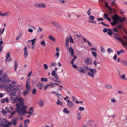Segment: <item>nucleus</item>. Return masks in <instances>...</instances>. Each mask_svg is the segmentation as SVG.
I'll use <instances>...</instances> for the list:
<instances>
[{
  "instance_id": "69168bd1",
  "label": "nucleus",
  "mask_w": 127,
  "mask_h": 127,
  "mask_svg": "<svg viewBox=\"0 0 127 127\" xmlns=\"http://www.w3.org/2000/svg\"><path fill=\"white\" fill-rule=\"evenodd\" d=\"M115 99L114 98H111V101L112 102H115Z\"/></svg>"
},
{
  "instance_id": "4be33fe9",
  "label": "nucleus",
  "mask_w": 127,
  "mask_h": 127,
  "mask_svg": "<svg viewBox=\"0 0 127 127\" xmlns=\"http://www.w3.org/2000/svg\"><path fill=\"white\" fill-rule=\"evenodd\" d=\"M114 37L118 41H119V36L117 34L114 33Z\"/></svg>"
},
{
  "instance_id": "9b49d317",
  "label": "nucleus",
  "mask_w": 127,
  "mask_h": 127,
  "mask_svg": "<svg viewBox=\"0 0 127 127\" xmlns=\"http://www.w3.org/2000/svg\"><path fill=\"white\" fill-rule=\"evenodd\" d=\"M23 51L24 52V56L25 58H26L28 55V53L27 50V47L26 46L24 48Z\"/></svg>"
},
{
  "instance_id": "39448f33",
  "label": "nucleus",
  "mask_w": 127,
  "mask_h": 127,
  "mask_svg": "<svg viewBox=\"0 0 127 127\" xmlns=\"http://www.w3.org/2000/svg\"><path fill=\"white\" fill-rule=\"evenodd\" d=\"M89 67L87 66H85L83 68L82 67H78V70L79 72L82 73H86L87 72L89 71Z\"/></svg>"
},
{
  "instance_id": "774afa93",
  "label": "nucleus",
  "mask_w": 127,
  "mask_h": 127,
  "mask_svg": "<svg viewBox=\"0 0 127 127\" xmlns=\"http://www.w3.org/2000/svg\"><path fill=\"white\" fill-rule=\"evenodd\" d=\"M104 17L105 19H106L108 17V15L107 14H104Z\"/></svg>"
},
{
  "instance_id": "bb28decb",
  "label": "nucleus",
  "mask_w": 127,
  "mask_h": 127,
  "mask_svg": "<svg viewBox=\"0 0 127 127\" xmlns=\"http://www.w3.org/2000/svg\"><path fill=\"white\" fill-rule=\"evenodd\" d=\"M16 91H11V92L9 93V95H15V94H16Z\"/></svg>"
},
{
  "instance_id": "f03ea898",
  "label": "nucleus",
  "mask_w": 127,
  "mask_h": 127,
  "mask_svg": "<svg viewBox=\"0 0 127 127\" xmlns=\"http://www.w3.org/2000/svg\"><path fill=\"white\" fill-rule=\"evenodd\" d=\"M7 76L5 74L3 76V77L0 78V84L2 82L3 83L6 84L9 83L11 80L9 78H7Z\"/></svg>"
},
{
  "instance_id": "052dcab7",
  "label": "nucleus",
  "mask_w": 127,
  "mask_h": 127,
  "mask_svg": "<svg viewBox=\"0 0 127 127\" xmlns=\"http://www.w3.org/2000/svg\"><path fill=\"white\" fill-rule=\"evenodd\" d=\"M90 10L91 9L90 8H89V10L87 12V13L89 15H90L91 14V12Z\"/></svg>"
},
{
  "instance_id": "72a5a7b5",
  "label": "nucleus",
  "mask_w": 127,
  "mask_h": 127,
  "mask_svg": "<svg viewBox=\"0 0 127 127\" xmlns=\"http://www.w3.org/2000/svg\"><path fill=\"white\" fill-rule=\"evenodd\" d=\"M10 54L9 53H7L6 54V59L5 62H6L7 61L8 59V58L10 57Z\"/></svg>"
},
{
  "instance_id": "603ef678",
  "label": "nucleus",
  "mask_w": 127,
  "mask_h": 127,
  "mask_svg": "<svg viewBox=\"0 0 127 127\" xmlns=\"http://www.w3.org/2000/svg\"><path fill=\"white\" fill-rule=\"evenodd\" d=\"M106 87L108 89H110L112 88V86L109 84L106 85Z\"/></svg>"
},
{
  "instance_id": "6e6d98bb",
  "label": "nucleus",
  "mask_w": 127,
  "mask_h": 127,
  "mask_svg": "<svg viewBox=\"0 0 127 127\" xmlns=\"http://www.w3.org/2000/svg\"><path fill=\"white\" fill-rule=\"evenodd\" d=\"M40 43L42 46H44L45 45V41H41V42Z\"/></svg>"
},
{
  "instance_id": "58836bf2",
  "label": "nucleus",
  "mask_w": 127,
  "mask_h": 127,
  "mask_svg": "<svg viewBox=\"0 0 127 127\" xmlns=\"http://www.w3.org/2000/svg\"><path fill=\"white\" fill-rule=\"evenodd\" d=\"M58 102H57V104L58 105H60V106H62L63 104L62 102H61L58 99Z\"/></svg>"
},
{
  "instance_id": "de8ad7c7",
  "label": "nucleus",
  "mask_w": 127,
  "mask_h": 127,
  "mask_svg": "<svg viewBox=\"0 0 127 127\" xmlns=\"http://www.w3.org/2000/svg\"><path fill=\"white\" fill-rule=\"evenodd\" d=\"M50 86L49 84H46L44 87V91H45L46 89L48 88Z\"/></svg>"
},
{
  "instance_id": "e433bc0d",
  "label": "nucleus",
  "mask_w": 127,
  "mask_h": 127,
  "mask_svg": "<svg viewBox=\"0 0 127 127\" xmlns=\"http://www.w3.org/2000/svg\"><path fill=\"white\" fill-rule=\"evenodd\" d=\"M36 40V39L35 38H34L33 39H32L31 40V41L32 42V45L33 46V44L35 43V40Z\"/></svg>"
},
{
  "instance_id": "49530a36",
  "label": "nucleus",
  "mask_w": 127,
  "mask_h": 127,
  "mask_svg": "<svg viewBox=\"0 0 127 127\" xmlns=\"http://www.w3.org/2000/svg\"><path fill=\"white\" fill-rule=\"evenodd\" d=\"M122 63L123 64L127 66V61H122Z\"/></svg>"
},
{
  "instance_id": "4c0bfd02",
  "label": "nucleus",
  "mask_w": 127,
  "mask_h": 127,
  "mask_svg": "<svg viewBox=\"0 0 127 127\" xmlns=\"http://www.w3.org/2000/svg\"><path fill=\"white\" fill-rule=\"evenodd\" d=\"M94 18L95 17L91 15L89 17V19L91 21L94 20Z\"/></svg>"
},
{
  "instance_id": "c9c22d12",
  "label": "nucleus",
  "mask_w": 127,
  "mask_h": 127,
  "mask_svg": "<svg viewBox=\"0 0 127 127\" xmlns=\"http://www.w3.org/2000/svg\"><path fill=\"white\" fill-rule=\"evenodd\" d=\"M51 65H50L49 67H51L53 66H55L56 64V63L54 62H51Z\"/></svg>"
},
{
  "instance_id": "f3484780",
  "label": "nucleus",
  "mask_w": 127,
  "mask_h": 127,
  "mask_svg": "<svg viewBox=\"0 0 127 127\" xmlns=\"http://www.w3.org/2000/svg\"><path fill=\"white\" fill-rule=\"evenodd\" d=\"M1 102L2 103H3L5 102L8 103L9 101V99L7 98H3L1 99Z\"/></svg>"
},
{
  "instance_id": "37998d69",
  "label": "nucleus",
  "mask_w": 127,
  "mask_h": 127,
  "mask_svg": "<svg viewBox=\"0 0 127 127\" xmlns=\"http://www.w3.org/2000/svg\"><path fill=\"white\" fill-rule=\"evenodd\" d=\"M6 86V85L5 84H0V87L2 89L4 88Z\"/></svg>"
},
{
  "instance_id": "0eeeda50",
  "label": "nucleus",
  "mask_w": 127,
  "mask_h": 127,
  "mask_svg": "<svg viewBox=\"0 0 127 127\" xmlns=\"http://www.w3.org/2000/svg\"><path fill=\"white\" fill-rule=\"evenodd\" d=\"M67 51L70 53L71 56L72 57H73L74 53V51L73 49L71 47L68 48V46L67 47Z\"/></svg>"
},
{
  "instance_id": "6ab92c4d",
  "label": "nucleus",
  "mask_w": 127,
  "mask_h": 127,
  "mask_svg": "<svg viewBox=\"0 0 127 127\" xmlns=\"http://www.w3.org/2000/svg\"><path fill=\"white\" fill-rule=\"evenodd\" d=\"M52 23L56 28H59L60 27L58 23L56 21L52 22Z\"/></svg>"
},
{
  "instance_id": "7c9ffc66",
  "label": "nucleus",
  "mask_w": 127,
  "mask_h": 127,
  "mask_svg": "<svg viewBox=\"0 0 127 127\" xmlns=\"http://www.w3.org/2000/svg\"><path fill=\"white\" fill-rule=\"evenodd\" d=\"M11 100H12L16 98H18V96L17 95H11Z\"/></svg>"
},
{
  "instance_id": "dca6fc26",
  "label": "nucleus",
  "mask_w": 127,
  "mask_h": 127,
  "mask_svg": "<svg viewBox=\"0 0 127 127\" xmlns=\"http://www.w3.org/2000/svg\"><path fill=\"white\" fill-rule=\"evenodd\" d=\"M67 104L68 106L70 108H73L74 107L73 103L72 102L70 101L69 103H67Z\"/></svg>"
},
{
  "instance_id": "79ce46f5",
  "label": "nucleus",
  "mask_w": 127,
  "mask_h": 127,
  "mask_svg": "<svg viewBox=\"0 0 127 127\" xmlns=\"http://www.w3.org/2000/svg\"><path fill=\"white\" fill-rule=\"evenodd\" d=\"M92 55L95 57V58H96V56H97V54L95 52H94L93 51H92Z\"/></svg>"
},
{
  "instance_id": "ea45409f",
  "label": "nucleus",
  "mask_w": 127,
  "mask_h": 127,
  "mask_svg": "<svg viewBox=\"0 0 127 127\" xmlns=\"http://www.w3.org/2000/svg\"><path fill=\"white\" fill-rule=\"evenodd\" d=\"M47 79L46 78H42L41 79V81L42 82H46L47 81Z\"/></svg>"
},
{
  "instance_id": "c756f323",
  "label": "nucleus",
  "mask_w": 127,
  "mask_h": 127,
  "mask_svg": "<svg viewBox=\"0 0 127 127\" xmlns=\"http://www.w3.org/2000/svg\"><path fill=\"white\" fill-rule=\"evenodd\" d=\"M63 112L64 113H67L68 114H69V111L66 108H64L63 110Z\"/></svg>"
},
{
  "instance_id": "5fc2aeb1",
  "label": "nucleus",
  "mask_w": 127,
  "mask_h": 127,
  "mask_svg": "<svg viewBox=\"0 0 127 127\" xmlns=\"http://www.w3.org/2000/svg\"><path fill=\"white\" fill-rule=\"evenodd\" d=\"M77 119L78 120H79L81 118V115L80 114H78V113H77Z\"/></svg>"
},
{
  "instance_id": "412c9836",
  "label": "nucleus",
  "mask_w": 127,
  "mask_h": 127,
  "mask_svg": "<svg viewBox=\"0 0 127 127\" xmlns=\"http://www.w3.org/2000/svg\"><path fill=\"white\" fill-rule=\"evenodd\" d=\"M27 122L28 123H29L30 122L29 120L27 119L24 122V127H28V124L27 123Z\"/></svg>"
},
{
  "instance_id": "f704fd0d",
  "label": "nucleus",
  "mask_w": 127,
  "mask_h": 127,
  "mask_svg": "<svg viewBox=\"0 0 127 127\" xmlns=\"http://www.w3.org/2000/svg\"><path fill=\"white\" fill-rule=\"evenodd\" d=\"M30 87L29 86V84L28 83V81L27 82L26 85V89L30 90Z\"/></svg>"
},
{
  "instance_id": "423d86ee",
  "label": "nucleus",
  "mask_w": 127,
  "mask_h": 127,
  "mask_svg": "<svg viewBox=\"0 0 127 127\" xmlns=\"http://www.w3.org/2000/svg\"><path fill=\"white\" fill-rule=\"evenodd\" d=\"M91 72H88V74L90 76L92 77H94V73L96 72V70L95 69H92L90 68L89 70Z\"/></svg>"
},
{
  "instance_id": "3c124183",
  "label": "nucleus",
  "mask_w": 127,
  "mask_h": 127,
  "mask_svg": "<svg viewBox=\"0 0 127 127\" xmlns=\"http://www.w3.org/2000/svg\"><path fill=\"white\" fill-rule=\"evenodd\" d=\"M84 109V108L83 107L80 106L79 107V110L80 111H83Z\"/></svg>"
},
{
  "instance_id": "864d4df0",
  "label": "nucleus",
  "mask_w": 127,
  "mask_h": 127,
  "mask_svg": "<svg viewBox=\"0 0 127 127\" xmlns=\"http://www.w3.org/2000/svg\"><path fill=\"white\" fill-rule=\"evenodd\" d=\"M18 98H15L12 100V103H14L18 101Z\"/></svg>"
},
{
  "instance_id": "f8f14e48",
  "label": "nucleus",
  "mask_w": 127,
  "mask_h": 127,
  "mask_svg": "<svg viewBox=\"0 0 127 127\" xmlns=\"http://www.w3.org/2000/svg\"><path fill=\"white\" fill-rule=\"evenodd\" d=\"M18 100L19 101V102L20 103H18L17 104H19V105H20V106H22V105H24V101L23 100V99L22 98L20 97L19 98H18Z\"/></svg>"
},
{
  "instance_id": "393cba45",
  "label": "nucleus",
  "mask_w": 127,
  "mask_h": 127,
  "mask_svg": "<svg viewBox=\"0 0 127 127\" xmlns=\"http://www.w3.org/2000/svg\"><path fill=\"white\" fill-rule=\"evenodd\" d=\"M11 124V122H9L7 124H3L2 126H3L4 127H8Z\"/></svg>"
},
{
  "instance_id": "2eb2a0df",
  "label": "nucleus",
  "mask_w": 127,
  "mask_h": 127,
  "mask_svg": "<svg viewBox=\"0 0 127 127\" xmlns=\"http://www.w3.org/2000/svg\"><path fill=\"white\" fill-rule=\"evenodd\" d=\"M51 74L53 76H54L55 78L57 80H58V76L56 72H55V71H52Z\"/></svg>"
},
{
  "instance_id": "e2e57ef3",
  "label": "nucleus",
  "mask_w": 127,
  "mask_h": 127,
  "mask_svg": "<svg viewBox=\"0 0 127 127\" xmlns=\"http://www.w3.org/2000/svg\"><path fill=\"white\" fill-rule=\"evenodd\" d=\"M107 51L108 53H109L110 52H113L112 49L110 48H109L108 49Z\"/></svg>"
},
{
  "instance_id": "13d9d810",
  "label": "nucleus",
  "mask_w": 127,
  "mask_h": 127,
  "mask_svg": "<svg viewBox=\"0 0 127 127\" xmlns=\"http://www.w3.org/2000/svg\"><path fill=\"white\" fill-rule=\"evenodd\" d=\"M36 90L35 89H34L32 91V94L35 95L36 94Z\"/></svg>"
},
{
  "instance_id": "0e129e2a",
  "label": "nucleus",
  "mask_w": 127,
  "mask_h": 127,
  "mask_svg": "<svg viewBox=\"0 0 127 127\" xmlns=\"http://www.w3.org/2000/svg\"><path fill=\"white\" fill-rule=\"evenodd\" d=\"M29 111L33 113V108L32 107H30L29 109Z\"/></svg>"
},
{
  "instance_id": "a211bd4d",
  "label": "nucleus",
  "mask_w": 127,
  "mask_h": 127,
  "mask_svg": "<svg viewBox=\"0 0 127 127\" xmlns=\"http://www.w3.org/2000/svg\"><path fill=\"white\" fill-rule=\"evenodd\" d=\"M17 118H13L12 120L11 124H12L14 125H16L17 124Z\"/></svg>"
},
{
  "instance_id": "b1692460",
  "label": "nucleus",
  "mask_w": 127,
  "mask_h": 127,
  "mask_svg": "<svg viewBox=\"0 0 127 127\" xmlns=\"http://www.w3.org/2000/svg\"><path fill=\"white\" fill-rule=\"evenodd\" d=\"M38 104L41 107H43V101L41 100H40Z\"/></svg>"
},
{
  "instance_id": "bf43d9fd",
  "label": "nucleus",
  "mask_w": 127,
  "mask_h": 127,
  "mask_svg": "<svg viewBox=\"0 0 127 127\" xmlns=\"http://www.w3.org/2000/svg\"><path fill=\"white\" fill-rule=\"evenodd\" d=\"M43 30V29L42 28H40V27H39L38 28V29L37 32H41Z\"/></svg>"
},
{
  "instance_id": "f257e3e1",
  "label": "nucleus",
  "mask_w": 127,
  "mask_h": 127,
  "mask_svg": "<svg viewBox=\"0 0 127 127\" xmlns=\"http://www.w3.org/2000/svg\"><path fill=\"white\" fill-rule=\"evenodd\" d=\"M19 104H16V105L17 107L16 111L20 115H24L26 112V110L27 106L25 105H19Z\"/></svg>"
},
{
  "instance_id": "338daca9",
  "label": "nucleus",
  "mask_w": 127,
  "mask_h": 127,
  "mask_svg": "<svg viewBox=\"0 0 127 127\" xmlns=\"http://www.w3.org/2000/svg\"><path fill=\"white\" fill-rule=\"evenodd\" d=\"M72 67H73L74 69L77 68L78 67H77V66L75 64H73L72 65Z\"/></svg>"
},
{
  "instance_id": "aec40b11",
  "label": "nucleus",
  "mask_w": 127,
  "mask_h": 127,
  "mask_svg": "<svg viewBox=\"0 0 127 127\" xmlns=\"http://www.w3.org/2000/svg\"><path fill=\"white\" fill-rule=\"evenodd\" d=\"M10 13L9 12H7L5 13L4 14H2L1 15L2 17L5 16H8L10 14Z\"/></svg>"
},
{
  "instance_id": "4d7b16f0",
  "label": "nucleus",
  "mask_w": 127,
  "mask_h": 127,
  "mask_svg": "<svg viewBox=\"0 0 127 127\" xmlns=\"http://www.w3.org/2000/svg\"><path fill=\"white\" fill-rule=\"evenodd\" d=\"M108 10L110 11V12L112 14L113 12L112 11V9L110 6H109L108 7Z\"/></svg>"
},
{
  "instance_id": "20e7f679",
  "label": "nucleus",
  "mask_w": 127,
  "mask_h": 127,
  "mask_svg": "<svg viewBox=\"0 0 127 127\" xmlns=\"http://www.w3.org/2000/svg\"><path fill=\"white\" fill-rule=\"evenodd\" d=\"M126 17H122L120 16V31H122V30L125 28L123 25H124L123 22L126 20Z\"/></svg>"
},
{
  "instance_id": "cd10ccee",
  "label": "nucleus",
  "mask_w": 127,
  "mask_h": 127,
  "mask_svg": "<svg viewBox=\"0 0 127 127\" xmlns=\"http://www.w3.org/2000/svg\"><path fill=\"white\" fill-rule=\"evenodd\" d=\"M30 90L26 89V90L23 93V95L24 96H25L28 94Z\"/></svg>"
},
{
  "instance_id": "6e6552de",
  "label": "nucleus",
  "mask_w": 127,
  "mask_h": 127,
  "mask_svg": "<svg viewBox=\"0 0 127 127\" xmlns=\"http://www.w3.org/2000/svg\"><path fill=\"white\" fill-rule=\"evenodd\" d=\"M34 6L37 7H46L45 4L42 3H36L34 4Z\"/></svg>"
},
{
  "instance_id": "a18cd8bd",
  "label": "nucleus",
  "mask_w": 127,
  "mask_h": 127,
  "mask_svg": "<svg viewBox=\"0 0 127 127\" xmlns=\"http://www.w3.org/2000/svg\"><path fill=\"white\" fill-rule=\"evenodd\" d=\"M100 50L101 52H103V53H104L105 51V49L104 48L103 46H101V47Z\"/></svg>"
},
{
  "instance_id": "8fccbe9b",
  "label": "nucleus",
  "mask_w": 127,
  "mask_h": 127,
  "mask_svg": "<svg viewBox=\"0 0 127 127\" xmlns=\"http://www.w3.org/2000/svg\"><path fill=\"white\" fill-rule=\"evenodd\" d=\"M70 38V42L71 43H73V39L72 38V37L71 35H69Z\"/></svg>"
},
{
  "instance_id": "a19ab883",
  "label": "nucleus",
  "mask_w": 127,
  "mask_h": 127,
  "mask_svg": "<svg viewBox=\"0 0 127 127\" xmlns=\"http://www.w3.org/2000/svg\"><path fill=\"white\" fill-rule=\"evenodd\" d=\"M122 31H124L127 35V31L126 30L125 28H123V29L122 30V31H120V32H122Z\"/></svg>"
},
{
  "instance_id": "c85d7f7f",
  "label": "nucleus",
  "mask_w": 127,
  "mask_h": 127,
  "mask_svg": "<svg viewBox=\"0 0 127 127\" xmlns=\"http://www.w3.org/2000/svg\"><path fill=\"white\" fill-rule=\"evenodd\" d=\"M18 65V63L16 62V61L15 62V67L14 68V70L16 71L17 67Z\"/></svg>"
},
{
  "instance_id": "5701e85b",
  "label": "nucleus",
  "mask_w": 127,
  "mask_h": 127,
  "mask_svg": "<svg viewBox=\"0 0 127 127\" xmlns=\"http://www.w3.org/2000/svg\"><path fill=\"white\" fill-rule=\"evenodd\" d=\"M49 38L50 40L53 41H55L56 40L55 38L51 35H49Z\"/></svg>"
},
{
  "instance_id": "4468645a",
  "label": "nucleus",
  "mask_w": 127,
  "mask_h": 127,
  "mask_svg": "<svg viewBox=\"0 0 127 127\" xmlns=\"http://www.w3.org/2000/svg\"><path fill=\"white\" fill-rule=\"evenodd\" d=\"M16 86L15 85H13L8 90L9 92L13 91H17V89L15 88Z\"/></svg>"
},
{
  "instance_id": "ddd939ff",
  "label": "nucleus",
  "mask_w": 127,
  "mask_h": 127,
  "mask_svg": "<svg viewBox=\"0 0 127 127\" xmlns=\"http://www.w3.org/2000/svg\"><path fill=\"white\" fill-rule=\"evenodd\" d=\"M37 88L38 89H42L44 87V85L42 83H38L37 84Z\"/></svg>"
},
{
  "instance_id": "2f4dec72",
  "label": "nucleus",
  "mask_w": 127,
  "mask_h": 127,
  "mask_svg": "<svg viewBox=\"0 0 127 127\" xmlns=\"http://www.w3.org/2000/svg\"><path fill=\"white\" fill-rule=\"evenodd\" d=\"M12 85L11 84H8L5 87V89H6L8 90L9 88H10L11 86Z\"/></svg>"
},
{
  "instance_id": "09e8293b",
  "label": "nucleus",
  "mask_w": 127,
  "mask_h": 127,
  "mask_svg": "<svg viewBox=\"0 0 127 127\" xmlns=\"http://www.w3.org/2000/svg\"><path fill=\"white\" fill-rule=\"evenodd\" d=\"M1 112L3 114V116L4 115V114H6L7 113L6 111H5L3 108L2 109Z\"/></svg>"
},
{
  "instance_id": "7ed1b4c3",
  "label": "nucleus",
  "mask_w": 127,
  "mask_h": 127,
  "mask_svg": "<svg viewBox=\"0 0 127 127\" xmlns=\"http://www.w3.org/2000/svg\"><path fill=\"white\" fill-rule=\"evenodd\" d=\"M112 18L113 20V22L111 24L112 25H114L117 24L119 20V17L118 15L115 14L112 16Z\"/></svg>"
},
{
  "instance_id": "680f3d73",
  "label": "nucleus",
  "mask_w": 127,
  "mask_h": 127,
  "mask_svg": "<svg viewBox=\"0 0 127 127\" xmlns=\"http://www.w3.org/2000/svg\"><path fill=\"white\" fill-rule=\"evenodd\" d=\"M5 110L6 112H7L8 113H10V111L9 110V109L8 107H6L5 108Z\"/></svg>"
},
{
  "instance_id": "9d476101",
  "label": "nucleus",
  "mask_w": 127,
  "mask_h": 127,
  "mask_svg": "<svg viewBox=\"0 0 127 127\" xmlns=\"http://www.w3.org/2000/svg\"><path fill=\"white\" fill-rule=\"evenodd\" d=\"M121 42L123 46L126 47L127 49V42H125L120 37V42Z\"/></svg>"
},
{
  "instance_id": "473e14b6",
  "label": "nucleus",
  "mask_w": 127,
  "mask_h": 127,
  "mask_svg": "<svg viewBox=\"0 0 127 127\" xmlns=\"http://www.w3.org/2000/svg\"><path fill=\"white\" fill-rule=\"evenodd\" d=\"M108 32H107L110 35H112L113 33L112 32V30H111L110 29H108Z\"/></svg>"
},
{
  "instance_id": "a878e982",
  "label": "nucleus",
  "mask_w": 127,
  "mask_h": 127,
  "mask_svg": "<svg viewBox=\"0 0 127 127\" xmlns=\"http://www.w3.org/2000/svg\"><path fill=\"white\" fill-rule=\"evenodd\" d=\"M56 94L57 95L58 97L60 99H63V97L61 94L59 93H56Z\"/></svg>"
},
{
  "instance_id": "c03bdc74",
  "label": "nucleus",
  "mask_w": 127,
  "mask_h": 127,
  "mask_svg": "<svg viewBox=\"0 0 127 127\" xmlns=\"http://www.w3.org/2000/svg\"><path fill=\"white\" fill-rule=\"evenodd\" d=\"M49 84L50 86V87L52 88L55 87V86L53 85V83L52 82H50V84Z\"/></svg>"
},
{
  "instance_id": "1a4fd4ad",
  "label": "nucleus",
  "mask_w": 127,
  "mask_h": 127,
  "mask_svg": "<svg viewBox=\"0 0 127 127\" xmlns=\"http://www.w3.org/2000/svg\"><path fill=\"white\" fill-rule=\"evenodd\" d=\"M85 62L87 64L89 65L91 64L92 62V60L91 59H89V58H87L85 60Z\"/></svg>"
}]
</instances>
